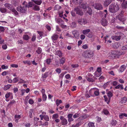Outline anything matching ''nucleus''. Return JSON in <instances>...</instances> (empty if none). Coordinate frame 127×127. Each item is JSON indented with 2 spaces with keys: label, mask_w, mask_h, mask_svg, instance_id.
<instances>
[{
  "label": "nucleus",
  "mask_w": 127,
  "mask_h": 127,
  "mask_svg": "<svg viewBox=\"0 0 127 127\" xmlns=\"http://www.w3.org/2000/svg\"><path fill=\"white\" fill-rule=\"evenodd\" d=\"M124 54V52L120 51H112L111 52V54L108 56V57L111 59H113L116 57L118 58L120 56Z\"/></svg>",
  "instance_id": "nucleus-1"
},
{
  "label": "nucleus",
  "mask_w": 127,
  "mask_h": 127,
  "mask_svg": "<svg viewBox=\"0 0 127 127\" xmlns=\"http://www.w3.org/2000/svg\"><path fill=\"white\" fill-rule=\"evenodd\" d=\"M94 55V51L88 49L84 51L83 54V57L86 58H89L92 57Z\"/></svg>",
  "instance_id": "nucleus-2"
},
{
  "label": "nucleus",
  "mask_w": 127,
  "mask_h": 127,
  "mask_svg": "<svg viewBox=\"0 0 127 127\" xmlns=\"http://www.w3.org/2000/svg\"><path fill=\"white\" fill-rule=\"evenodd\" d=\"M118 5L117 4L112 3L109 6V10L111 12L114 13L119 10Z\"/></svg>",
  "instance_id": "nucleus-3"
},
{
  "label": "nucleus",
  "mask_w": 127,
  "mask_h": 127,
  "mask_svg": "<svg viewBox=\"0 0 127 127\" xmlns=\"http://www.w3.org/2000/svg\"><path fill=\"white\" fill-rule=\"evenodd\" d=\"M25 3V2L23 3V6H19L17 8V10L18 12L24 13L26 12L27 5Z\"/></svg>",
  "instance_id": "nucleus-4"
},
{
  "label": "nucleus",
  "mask_w": 127,
  "mask_h": 127,
  "mask_svg": "<svg viewBox=\"0 0 127 127\" xmlns=\"http://www.w3.org/2000/svg\"><path fill=\"white\" fill-rule=\"evenodd\" d=\"M56 22L59 24L60 26L63 28H64L66 27V26L64 25V21L61 19H58L56 20Z\"/></svg>",
  "instance_id": "nucleus-5"
},
{
  "label": "nucleus",
  "mask_w": 127,
  "mask_h": 127,
  "mask_svg": "<svg viewBox=\"0 0 127 127\" xmlns=\"http://www.w3.org/2000/svg\"><path fill=\"white\" fill-rule=\"evenodd\" d=\"M75 10L76 11V13L79 15L81 16L83 14V13L79 7L75 8Z\"/></svg>",
  "instance_id": "nucleus-6"
},
{
  "label": "nucleus",
  "mask_w": 127,
  "mask_h": 127,
  "mask_svg": "<svg viewBox=\"0 0 127 127\" xmlns=\"http://www.w3.org/2000/svg\"><path fill=\"white\" fill-rule=\"evenodd\" d=\"M60 119L61 120V123L63 125H66L67 124L68 122L67 120L63 116H61Z\"/></svg>",
  "instance_id": "nucleus-7"
},
{
  "label": "nucleus",
  "mask_w": 127,
  "mask_h": 127,
  "mask_svg": "<svg viewBox=\"0 0 127 127\" xmlns=\"http://www.w3.org/2000/svg\"><path fill=\"white\" fill-rule=\"evenodd\" d=\"M95 8L98 10L102 9L103 7L102 5L99 3H96L95 6Z\"/></svg>",
  "instance_id": "nucleus-8"
},
{
  "label": "nucleus",
  "mask_w": 127,
  "mask_h": 127,
  "mask_svg": "<svg viewBox=\"0 0 127 127\" xmlns=\"http://www.w3.org/2000/svg\"><path fill=\"white\" fill-rule=\"evenodd\" d=\"M102 25L104 26H106L107 25L108 22L106 20L104 19H102L101 20Z\"/></svg>",
  "instance_id": "nucleus-9"
},
{
  "label": "nucleus",
  "mask_w": 127,
  "mask_h": 127,
  "mask_svg": "<svg viewBox=\"0 0 127 127\" xmlns=\"http://www.w3.org/2000/svg\"><path fill=\"white\" fill-rule=\"evenodd\" d=\"M112 1V0H106L104 1L103 5L105 6H108Z\"/></svg>",
  "instance_id": "nucleus-10"
},
{
  "label": "nucleus",
  "mask_w": 127,
  "mask_h": 127,
  "mask_svg": "<svg viewBox=\"0 0 127 127\" xmlns=\"http://www.w3.org/2000/svg\"><path fill=\"white\" fill-rule=\"evenodd\" d=\"M117 19L121 21H123L124 20V19L123 18V15L122 14H120L117 17Z\"/></svg>",
  "instance_id": "nucleus-11"
},
{
  "label": "nucleus",
  "mask_w": 127,
  "mask_h": 127,
  "mask_svg": "<svg viewBox=\"0 0 127 127\" xmlns=\"http://www.w3.org/2000/svg\"><path fill=\"white\" fill-rule=\"evenodd\" d=\"M72 33L75 38H78L79 37V34L78 32L77 31L74 30L72 31Z\"/></svg>",
  "instance_id": "nucleus-12"
},
{
  "label": "nucleus",
  "mask_w": 127,
  "mask_h": 127,
  "mask_svg": "<svg viewBox=\"0 0 127 127\" xmlns=\"http://www.w3.org/2000/svg\"><path fill=\"white\" fill-rule=\"evenodd\" d=\"M32 1L37 4V5H40L42 2V1L41 0H32Z\"/></svg>",
  "instance_id": "nucleus-13"
},
{
  "label": "nucleus",
  "mask_w": 127,
  "mask_h": 127,
  "mask_svg": "<svg viewBox=\"0 0 127 127\" xmlns=\"http://www.w3.org/2000/svg\"><path fill=\"white\" fill-rule=\"evenodd\" d=\"M58 38V36L57 34H54L52 36L51 38L53 42H55L54 41L57 40Z\"/></svg>",
  "instance_id": "nucleus-14"
},
{
  "label": "nucleus",
  "mask_w": 127,
  "mask_h": 127,
  "mask_svg": "<svg viewBox=\"0 0 127 127\" xmlns=\"http://www.w3.org/2000/svg\"><path fill=\"white\" fill-rule=\"evenodd\" d=\"M4 6L6 7L8 9L11 10L13 8L12 5L11 4L8 3H5L4 4Z\"/></svg>",
  "instance_id": "nucleus-15"
},
{
  "label": "nucleus",
  "mask_w": 127,
  "mask_h": 127,
  "mask_svg": "<svg viewBox=\"0 0 127 127\" xmlns=\"http://www.w3.org/2000/svg\"><path fill=\"white\" fill-rule=\"evenodd\" d=\"M73 116V114H70L68 115L67 117L68 119V121L69 122H71L73 121L74 120L72 117Z\"/></svg>",
  "instance_id": "nucleus-16"
},
{
  "label": "nucleus",
  "mask_w": 127,
  "mask_h": 127,
  "mask_svg": "<svg viewBox=\"0 0 127 127\" xmlns=\"http://www.w3.org/2000/svg\"><path fill=\"white\" fill-rule=\"evenodd\" d=\"M34 4L32 2H29L27 5V7L28 8L30 7H32V8Z\"/></svg>",
  "instance_id": "nucleus-17"
},
{
  "label": "nucleus",
  "mask_w": 127,
  "mask_h": 127,
  "mask_svg": "<svg viewBox=\"0 0 127 127\" xmlns=\"http://www.w3.org/2000/svg\"><path fill=\"white\" fill-rule=\"evenodd\" d=\"M60 63V64L63 65L65 62V59L64 57H63L59 59Z\"/></svg>",
  "instance_id": "nucleus-18"
},
{
  "label": "nucleus",
  "mask_w": 127,
  "mask_h": 127,
  "mask_svg": "<svg viewBox=\"0 0 127 127\" xmlns=\"http://www.w3.org/2000/svg\"><path fill=\"white\" fill-rule=\"evenodd\" d=\"M32 9L36 11H38L40 10L39 6L35 4L33 7Z\"/></svg>",
  "instance_id": "nucleus-19"
},
{
  "label": "nucleus",
  "mask_w": 127,
  "mask_h": 127,
  "mask_svg": "<svg viewBox=\"0 0 127 127\" xmlns=\"http://www.w3.org/2000/svg\"><path fill=\"white\" fill-rule=\"evenodd\" d=\"M126 66L124 65H122L119 69L120 71L121 72H123L126 69Z\"/></svg>",
  "instance_id": "nucleus-20"
},
{
  "label": "nucleus",
  "mask_w": 127,
  "mask_h": 127,
  "mask_svg": "<svg viewBox=\"0 0 127 127\" xmlns=\"http://www.w3.org/2000/svg\"><path fill=\"white\" fill-rule=\"evenodd\" d=\"M123 3L122 4V5L123 7L126 8L127 7V1H125V0H123Z\"/></svg>",
  "instance_id": "nucleus-21"
},
{
  "label": "nucleus",
  "mask_w": 127,
  "mask_h": 127,
  "mask_svg": "<svg viewBox=\"0 0 127 127\" xmlns=\"http://www.w3.org/2000/svg\"><path fill=\"white\" fill-rule=\"evenodd\" d=\"M112 38L113 39H115L117 41L120 40L121 36H117L115 35L113 36H112Z\"/></svg>",
  "instance_id": "nucleus-22"
},
{
  "label": "nucleus",
  "mask_w": 127,
  "mask_h": 127,
  "mask_svg": "<svg viewBox=\"0 0 127 127\" xmlns=\"http://www.w3.org/2000/svg\"><path fill=\"white\" fill-rule=\"evenodd\" d=\"M15 16L18 15V13L16 10L14 8H13L11 10Z\"/></svg>",
  "instance_id": "nucleus-23"
},
{
  "label": "nucleus",
  "mask_w": 127,
  "mask_h": 127,
  "mask_svg": "<svg viewBox=\"0 0 127 127\" xmlns=\"http://www.w3.org/2000/svg\"><path fill=\"white\" fill-rule=\"evenodd\" d=\"M80 8H82L83 9L85 10V11L87 9V5L85 4H82L80 6Z\"/></svg>",
  "instance_id": "nucleus-24"
},
{
  "label": "nucleus",
  "mask_w": 127,
  "mask_h": 127,
  "mask_svg": "<svg viewBox=\"0 0 127 127\" xmlns=\"http://www.w3.org/2000/svg\"><path fill=\"white\" fill-rule=\"evenodd\" d=\"M82 123L81 122H79L78 123L76 124L75 125H72L71 126V127H78L79 126L81 125Z\"/></svg>",
  "instance_id": "nucleus-25"
},
{
  "label": "nucleus",
  "mask_w": 127,
  "mask_h": 127,
  "mask_svg": "<svg viewBox=\"0 0 127 127\" xmlns=\"http://www.w3.org/2000/svg\"><path fill=\"white\" fill-rule=\"evenodd\" d=\"M11 86V85H5L3 89L5 90H6L9 89Z\"/></svg>",
  "instance_id": "nucleus-26"
},
{
  "label": "nucleus",
  "mask_w": 127,
  "mask_h": 127,
  "mask_svg": "<svg viewBox=\"0 0 127 127\" xmlns=\"http://www.w3.org/2000/svg\"><path fill=\"white\" fill-rule=\"evenodd\" d=\"M61 8V7L58 5H56L54 7V10H59Z\"/></svg>",
  "instance_id": "nucleus-27"
},
{
  "label": "nucleus",
  "mask_w": 127,
  "mask_h": 127,
  "mask_svg": "<svg viewBox=\"0 0 127 127\" xmlns=\"http://www.w3.org/2000/svg\"><path fill=\"white\" fill-rule=\"evenodd\" d=\"M90 31V30L89 29H87L86 30L83 31L82 33L84 34H88Z\"/></svg>",
  "instance_id": "nucleus-28"
},
{
  "label": "nucleus",
  "mask_w": 127,
  "mask_h": 127,
  "mask_svg": "<svg viewBox=\"0 0 127 127\" xmlns=\"http://www.w3.org/2000/svg\"><path fill=\"white\" fill-rule=\"evenodd\" d=\"M121 101L122 103H125L127 101V98L124 97L122 98Z\"/></svg>",
  "instance_id": "nucleus-29"
},
{
  "label": "nucleus",
  "mask_w": 127,
  "mask_h": 127,
  "mask_svg": "<svg viewBox=\"0 0 127 127\" xmlns=\"http://www.w3.org/2000/svg\"><path fill=\"white\" fill-rule=\"evenodd\" d=\"M115 88L116 89H118L119 88H120V89L122 90L124 89L123 87V85L121 84L117 86H116Z\"/></svg>",
  "instance_id": "nucleus-30"
},
{
  "label": "nucleus",
  "mask_w": 127,
  "mask_h": 127,
  "mask_svg": "<svg viewBox=\"0 0 127 127\" xmlns=\"http://www.w3.org/2000/svg\"><path fill=\"white\" fill-rule=\"evenodd\" d=\"M117 123V122L116 120H112L111 124L113 126H115Z\"/></svg>",
  "instance_id": "nucleus-31"
},
{
  "label": "nucleus",
  "mask_w": 127,
  "mask_h": 127,
  "mask_svg": "<svg viewBox=\"0 0 127 127\" xmlns=\"http://www.w3.org/2000/svg\"><path fill=\"white\" fill-rule=\"evenodd\" d=\"M107 95L109 97V99L110 100L111 97L113 96V94L111 91H109L108 92Z\"/></svg>",
  "instance_id": "nucleus-32"
},
{
  "label": "nucleus",
  "mask_w": 127,
  "mask_h": 127,
  "mask_svg": "<svg viewBox=\"0 0 127 127\" xmlns=\"http://www.w3.org/2000/svg\"><path fill=\"white\" fill-rule=\"evenodd\" d=\"M56 54L59 56V57L62 56V53L60 51H58L56 52Z\"/></svg>",
  "instance_id": "nucleus-33"
},
{
  "label": "nucleus",
  "mask_w": 127,
  "mask_h": 127,
  "mask_svg": "<svg viewBox=\"0 0 127 127\" xmlns=\"http://www.w3.org/2000/svg\"><path fill=\"white\" fill-rule=\"evenodd\" d=\"M12 94V93L10 92L7 93L5 95L6 98L7 99L9 98L10 95Z\"/></svg>",
  "instance_id": "nucleus-34"
},
{
  "label": "nucleus",
  "mask_w": 127,
  "mask_h": 127,
  "mask_svg": "<svg viewBox=\"0 0 127 127\" xmlns=\"http://www.w3.org/2000/svg\"><path fill=\"white\" fill-rule=\"evenodd\" d=\"M23 38V39L26 40H27L29 39V37L27 35H24Z\"/></svg>",
  "instance_id": "nucleus-35"
},
{
  "label": "nucleus",
  "mask_w": 127,
  "mask_h": 127,
  "mask_svg": "<svg viewBox=\"0 0 127 127\" xmlns=\"http://www.w3.org/2000/svg\"><path fill=\"white\" fill-rule=\"evenodd\" d=\"M88 125L89 127H95L94 123L93 122H89Z\"/></svg>",
  "instance_id": "nucleus-36"
},
{
  "label": "nucleus",
  "mask_w": 127,
  "mask_h": 127,
  "mask_svg": "<svg viewBox=\"0 0 127 127\" xmlns=\"http://www.w3.org/2000/svg\"><path fill=\"white\" fill-rule=\"evenodd\" d=\"M0 11L2 13H4L6 11V9L5 8H0Z\"/></svg>",
  "instance_id": "nucleus-37"
},
{
  "label": "nucleus",
  "mask_w": 127,
  "mask_h": 127,
  "mask_svg": "<svg viewBox=\"0 0 127 127\" xmlns=\"http://www.w3.org/2000/svg\"><path fill=\"white\" fill-rule=\"evenodd\" d=\"M42 50L39 47L36 50V52L38 54H39L41 52Z\"/></svg>",
  "instance_id": "nucleus-38"
},
{
  "label": "nucleus",
  "mask_w": 127,
  "mask_h": 127,
  "mask_svg": "<svg viewBox=\"0 0 127 127\" xmlns=\"http://www.w3.org/2000/svg\"><path fill=\"white\" fill-rule=\"evenodd\" d=\"M44 119L45 120L47 121H49V116L47 115H44Z\"/></svg>",
  "instance_id": "nucleus-39"
},
{
  "label": "nucleus",
  "mask_w": 127,
  "mask_h": 127,
  "mask_svg": "<svg viewBox=\"0 0 127 127\" xmlns=\"http://www.w3.org/2000/svg\"><path fill=\"white\" fill-rule=\"evenodd\" d=\"M39 34V38H41L43 36V33L42 32H39V31H37V32Z\"/></svg>",
  "instance_id": "nucleus-40"
},
{
  "label": "nucleus",
  "mask_w": 127,
  "mask_h": 127,
  "mask_svg": "<svg viewBox=\"0 0 127 127\" xmlns=\"http://www.w3.org/2000/svg\"><path fill=\"white\" fill-rule=\"evenodd\" d=\"M123 116L127 117V114L126 113H122L119 116L120 118H122Z\"/></svg>",
  "instance_id": "nucleus-41"
},
{
  "label": "nucleus",
  "mask_w": 127,
  "mask_h": 127,
  "mask_svg": "<svg viewBox=\"0 0 127 127\" xmlns=\"http://www.w3.org/2000/svg\"><path fill=\"white\" fill-rule=\"evenodd\" d=\"M88 10L87 11V12L90 15H91L92 14V10L91 8L88 7Z\"/></svg>",
  "instance_id": "nucleus-42"
},
{
  "label": "nucleus",
  "mask_w": 127,
  "mask_h": 127,
  "mask_svg": "<svg viewBox=\"0 0 127 127\" xmlns=\"http://www.w3.org/2000/svg\"><path fill=\"white\" fill-rule=\"evenodd\" d=\"M62 101L61 100H57L56 101V103L57 106H58L59 105L60 103H62Z\"/></svg>",
  "instance_id": "nucleus-43"
},
{
  "label": "nucleus",
  "mask_w": 127,
  "mask_h": 127,
  "mask_svg": "<svg viewBox=\"0 0 127 127\" xmlns=\"http://www.w3.org/2000/svg\"><path fill=\"white\" fill-rule=\"evenodd\" d=\"M48 73H46L44 74H42V78H46L48 76Z\"/></svg>",
  "instance_id": "nucleus-44"
},
{
  "label": "nucleus",
  "mask_w": 127,
  "mask_h": 127,
  "mask_svg": "<svg viewBox=\"0 0 127 127\" xmlns=\"http://www.w3.org/2000/svg\"><path fill=\"white\" fill-rule=\"evenodd\" d=\"M79 113H76L73 116V118H77L79 116Z\"/></svg>",
  "instance_id": "nucleus-45"
},
{
  "label": "nucleus",
  "mask_w": 127,
  "mask_h": 127,
  "mask_svg": "<svg viewBox=\"0 0 127 127\" xmlns=\"http://www.w3.org/2000/svg\"><path fill=\"white\" fill-rule=\"evenodd\" d=\"M59 116L57 114H54L52 118L53 119H56Z\"/></svg>",
  "instance_id": "nucleus-46"
},
{
  "label": "nucleus",
  "mask_w": 127,
  "mask_h": 127,
  "mask_svg": "<svg viewBox=\"0 0 127 127\" xmlns=\"http://www.w3.org/2000/svg\"><path fill=\"white\" fill-rule=\"evenodd\" d=\"M78 22L80 25H83V24H82V20L81 18L78 19Z\"/></svg>",
  "instance_id": "nucleus-47"
},
{
  "label": "nucleus",
  "mask_w": 127,
  "mask_h": 127,
  "mask_svg": "<svg viewBox=\"0 0 127 127\" xmlns=\"http://www.w3.org/2000/svg\"><path fill=\"white\" fill-rule=\"evenodd\" d=\"M42 95V99L44 101H45L46 99L47 96L45 94Z\"/></svg>",
  "instance_id": "nucleus-48"
},
{
  "label": "nucleus",
  "mask_w": 127,
  "mask_h": 127,
  "mask_svg": "<svg viewBox=\"0 0 127 127\" xmlns=\"http://www.w3.org/2000/svg\"><path fill=\"white\" fill-rule=\"evenodd\" d=\"M51 59L50 58L46 60V62L47 64H50V62H51Z\"/></svg>",
  "instance_id": "nucleus-49"
},
{
  "label": "nucleus",
  "mask_w": 127,
  "mask_h": 127,
  "mask_svg": "<svg viewBox=\"0 0 127 127\" xmlns=\"http://www.w3.org/2000/svg\"><path fill=\"white\" fill-rule=\"evenodd\" d=\"M100 73H99L97 72H95L94 73V74L96 77H99L100 75Z\"/></svg>",
  "instance_id": "nucleus-50"
},
{
  "label": "nucleus",
  "mask_w": 127,
  "mask_h": 127,
  "mask_svg": "<svg viewBox=\"0 0 127 127\" xmlns=\"http://www.w3.org/2000/svg\"><path fill=\"white\" fill-rule=\"evenodd\" d=\"M82 48L84 49H86L88 48V45L85 44L83 45L82 46Z\"/></svg>",
  "instance_id": "nucleus-51"
},
{
  "label": "nucleus",
  "mask_w": 127,
  "mask_h": 127,
  "mask_svg": "<svg viewBox=\"0 0 127 127\" xmlns=\"http://www.w3.org/2000/svg\"><path fill=\"white\" fill-rule=\"evenodd\" d=\"M14 117L15 119H19L21 118V116L20 115H16Z\"/></svg>",
  "instance_id": "nucleus-52"
},
{
  "label": "nucleus",
  "mask_w": 127,
  "mask_h": 127,
  "mask_svg": "<svg viewBox=\"0 0 127 127\" xmlns=\"http://www.w3.org/2000/svg\"><path fill=\"white\" fill-rule=\"evenodd\" d=\"M36 38V36L35 35H33L32 37L31 40L32 41H34L35 39Z\"/></svg>",
  "instance_id": "nucleus-53"
},
{
  "label": "nucleus",
  "mask_w": 127,
  "mask_h": 127,
  "mask_svg": "<svg viewBox=\"0 0 127 127\" xmlns=\"http://www.w3.org/2000/svg\"><path fill=\"white\" fill-rule=\"evenodd\" d=\"M87 80L88 81L91 82H93L94 81V80L93 78H88L87 79Z\"/></svg>",
  "instance_id": "nucleus-54"
},
{
  "label": "nucleus",
  "mask_w": 127,
  "mask_h": 127,
  "mask_svg": "<svg viewBox=\"0 0 127 127\" xmlns=\"http://www.w3.org/2000/svg\"><path fill=\"white\" fill-rule=\"evenodd\" d=\"M97 72L99 73H100L101 72V68L100 67H98L97 69Z\"/></svg>",
  "instance_id": "nucleus-55"
},
{
  "label": "nucleus",
  "mask_w": 127,
  "mask_h": 127,
  "mask_svg": "<svg viewBox=\"0 0 127 127\" xmlns=\"http://www.w3.org/2000/svg\"><path fill=\"white\" fill-rule=\"evenodd\" d=\"M87 23V20L85 19H83V22H82V24H83V25H85Z\"/></svg>",
  "instance_id": "nucleus-56"
},
{
  "label": "nucleus",
  "mask_w": 127,
  "mask_h": 127,
  "mask_svg": "<svg viewBox=\"0 0 127 127\" xmlns=\"http://www.w3.org/2000/svg\"><path fill=\"white\" fill-rule=\"evenodd\" d=\"M23 63L25 64H27L29 65H30L31 64L30 62L29 61H23Z\"/></svg>",
  "instance_id": "nucleus-57"
},
{
  "label": "nucleus",
  "mask_w": 127,
  "mask_h": 127,
  "mask_svg": "<svg viewBox=\"0 0 127 127\" xmlns=\"http://www.w3.org/2000/svg\"><path fill=\"white\" fill-rule=\"evenodd\" d=\"M121 49L123 50H127V45L122 47L121 48Z\"/></svg>",
  "instance_id": "nucleus-58"
},
{
  "label": "nucleus",
  "mask_w": 127,
  "mask_h": 127,
  "mask_svg": "<svg viewBox=\"0 0 127 127\" xmlns=\"http://www.w3.org/2000/svg\"><path fill=\"white\" fill-rule=\"evenodd\" d=\"M32 110H30L29 112V116L30 118L32 117Z\"/></svg>",
  "instance_id": "nucleus-59"
},
{
  "label": "nucleus",
  "mask_w": 127,
  "mask_h": 127,
  "mask_svg": "<svg viewBox=\"0 0 127 127\" xmlns=\"http://www.w3.org/2000/svg\"><path fill=\"white\" fill-rule=\"evenodd\" d=\"M11 66L12 67L17 68L18 67V65L17 64H13L11 65Z\"/></svg>",
  "instance_id": "nucleus-60"
},
{
  "label": "nucleus",
  "mask_w": 127,
  "mask_h": 127,
  "mask_svg": "<svg viewBox=\"0 0 127 127\" xmlns=\"http://www.w3.org/2000/svg\"><path fill=\"white\" fill-rule=\"evenodd\" d=\"M99 92L98 90H97L95 91L94 94L96 96H97L99 95Z\"/></svg>",
  "instance_id": "nucleus-61"
},
{
  "label": "nucleus",
  "mask_w": 127,
  "mask_h": 127,
  "mask_svg": "<svg viewBox=\"0 0 127 127\" xmlns=\"http://www.w3.org/2000/svg\"><path fill=\"white\" fill-rule=\"evenodd\" d=\"M85 37V36L83 34H81L80 35V38L81 40L84 39Z\"/></svg>",
  "instance_id": "nucleus-62"
},
{
  "label": "nucleus",
  "mask_w": 127,
  "mask_h": 127,
  "mask_svg": "<svg viewBox=\"0 0 127 127\" xmlns=\"http://www.w3.org/2000/svg\"><path fill=\"white\" fill-rule=\"evenodd\" d=\"M29 102L30 104H33L34 101L32 99H30L29 100Z\"/></svg>",
  "instance_id": "nucleus-63"
},
{
  "label": "nucleus",
  "mask_w": 127,
  "mask_h": 127,
  "mask_svg": "<svg viewBox=\"0 0 127 127\" xmlns=\"http://www.w3.org/2000/svg\"><path fill=\"white\" fill-rule=\"evenodd\" d=\"M87 116L86 115H84L83 116H82L80 117L81 119H84L87 118Z\"/></svg>",
  "instance_id": "nucleus-64"
}]
</instances>
